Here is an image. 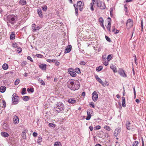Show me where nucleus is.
Segmentation results:
<instances>
[{
	"mask_svg": "<svg viewBox=\"0 0 146 146\" xmlns=\"http://www.w3.org/2000/svg\"><path fill=\"white\" fill-rule=\"evenodd\" d=\"M38 81L41 85H45V83L41 79L39 78V79H38Z\"/></svg>",
	"mask_w": 146,
	"mask_h": 146,
	"instance_id": "nucleus-32",
	"label": "nucleus"
},
{
	"mask_svg": "<svg viewBox=\"0 0 146 146\" xmlns=\"http://www.w3.org/2000/svg\"><path fill=\"white\" fill-rule=\"evenodd\" d=\"M26 94V90L25 88H23L22 89V91L21 92L22 95H23Z\"/></svg>",
	"mask_w": 146,
	"mask_h": 146,
	"instance_id": "nucleus-33",
	"label": "nucleus"
},
{
	"mask_svg": "<svg viewBox=\"0 0 146 146\" xmlns=\"http://www.w3.org/2000/svg\"><path fill=\"white\" fill-rule=\"evenodd\" d=\"M56 61V60L52 59L51 60L48 59H47V61L48 62H55V61Z\"/></svg>",
	"mask_w": 146,
	"mask_h": 146,
	"instance_id": "nucleus-40",
	"label": "nucleus"
},
{
	"mask_svg": "<svg viewBox=\"0 0 146 146\" xmlns=\"http://www.w3.org/2000/svg\"><path fill=\"white\" fill-rule=\"evenodd\" d=\"M90 107H92L93 108H94V104L93 102H91L90 104Z\"/></svg>",
	"mask_w": 146,
	"mask_h": 146,
	"instance_id": "nucleus-46",
	"label": "nucleus"
},
{
	"mask_svg": "<svg viewBox=\"0 0 146 146\" xmlns=\"http://www.w3.org/2000/svg\"><path fill=\"white\" fill-rule=\"evenodd\" d=\"M4 108H5L6 107V104L5 100H2Z\"/></svg>",
	"mask_w": 146,
	"mask_h": 146,
	"instance_id": "nucleus-54",
	"label": "nucleus"
},
{
	"mask_svg": "<svg viewBox=\"0 0 146 146\" xmlns=\"http://www.w3.org/2000/svg\"><path fill=\"white\" fill-rule=\"evenodd\" d=\"M42 9L43 11H46L47 9V6L44 5L42 7Z\"/></svg>",
	"mask_w": 146,
	"mask_h": 146,
	"instance_id": "nucleus-42",
	"label": "nucleus"
},
{
	"mask_svg": "<svg viewBox=\"0 0 146 146\" xmlns=\"http://www.w3.org/2000/svg\"><path fill=\"white\" fill-rule=\"evenodd\" d=\"M17 19L16 17L13 15H9L7 16V25H9V23L13 25L15 23Z\"/></svg>",
	"mask_w": 146,
	"mask_h": 146,
	"instance_id": "nucleus-3",
	"label": "nucleus"
},
{
	"mask_svg": "<svg viewBox=\"0 0 146 146\" xmlns=\"http://www.w3.org/2000/svg\"><path fill=\"white\" fill-rule=\"evenodd\" d=\"M131 123L129 121H127L126 122V128L127 130H129L131 129Z\"/></svg>",
	"mask_w": 146,
	"mask_h": 146,
	"instance_id": "nucleus-15",
	"label": "nucleus"
},
{
	"mask_svg": "<svg viewBox=\"0 0 146 146\" xmlns=\"http://www.w3.org/2000/svg\"><path fill=\"white\" fill-rule=\"evenodd\" d=\"M139 142L138 141H135L133 142V146H138Z\"/></svg>",
	"mask_w": 146,
	"mask_h": 146,
	"instance_id": "nucleus-39",
	"label": "nucleus"
},
{
	"mask_svg": "<svg viewBox=\"0 0 146 146\" xmlns=\"http://www.w3.org/2000/svg\"><path fill=\"white\" fill-rule=\"evenodd\" d=\"M15 35L14 32H12L10 36V39L11 40H13L15 39Z\"/></svg>",
	"mask_w": 146,
	"mask_h": 146,
	"instance_id": "nucleus-27",
	"label": "nucleus"
},
{
	"mask_svg": "<svg viewBox=\"0 0 146 146\" xmlns=\"http://www.w3.org/2000/svg\"><path fill=\"white\" fill-rule=\"evenodd\" d=\"M80 64L81 65H84L86 64V63L84 61H82L80 62Z\"/></svg>",
	"mask_w": 146,
	"mask_h": 146,
	"instance_id": "nucleus-55",
	"label": "nucleus"
},
{
	"mask_svg": "<svg viewBox=\"0 0 146 146\" xmlns=\"http://www.w3.org/2000/svg\"><path fill=\"white\" fill-rule=\"evenodd\" d=\"M72 49V46L71 45H68L67 47L65 49L64 53L65 54L67 53L70 52Z\"/></svg>",
	"mask_w": 146,
	"mask_h": 146,
	"instance_id": "nucleus-12",
	"label": "nucleus"
},
{
	"mask_svg": "<svg viewBox=\"0 0 146 146\" xmlns=\"http://www.w3.org/2000/svg\"><path fill=\"white\" fill-rule=\"evenodd\" d=\"M99 21L100 22V23H104L103 19L102 17H101L99 18Z\"/></svg>",
	"mask_w": 146,
	"mask_h": 146,
	"instance_id": "nucleus-47",
	"label": "nucleus"
},
{
	"mask_svg": "<svg viewBox=\"0 0 146 146\" xmlns=\"http://www.w3.org/2000/svg\"><path fill=\"white\" fill-rule=\"evenodd\" d=\"M38 66L42 70H45L46 69V64H42L39 65Z\"/></svg>",
	"mask_w": 146,
	"mask_h": 146,
	"instance_id": "nucleus-18",
	"label": "nucleus"
},
{
	"mask_svg": "<svg viewBox=\"0 0 146 146\" xmlns=\"http://www.w3.org/2000/svg\"><path fill=\"white\" fill-rule=\"evenodd\" d=\"M96 4L97 7L101 9H104L106 7L104 3L100 1H99Z\"/></svg>",
	"mask_w": 146,
	"mask_h": 146,
	"instance_id": "nucleus-6",
	"label": "nucleus"
},
{
	"mask_svg": "<svg viewBox=\"0 0 146 146\" xmlns=\"http://www.w3.org/2000/svg\"><path fill=\"white\" fill-rule=\"evenodd\" d=\"M12 46H13V48H17L18 47H19V46H17V45L16 43H13L12 44Z\"/></svg>",
	"mask_w": 146,
	"mask_h": 146,
	"instance_id": "nucleus-48",
	"label": "nucleus"
},
{
	"mask_svg": "<svg viewBox=\"0 0 146 146\" xmlns=\"http://www.w3.org/2000/svg\"><path fill=\"white\" fill-rule=\"evenodd\" d=\"M133 21L130 19H128L127 21L126 26L127 28L129 29L132 27L133 26Z\"/></svg>",
	"mask_w": 146,
	"mask_h": 146,
	"instance_id": "nucleus-7",
	"label": "nucleus"
},
{
	"mask_svg": "<svg viewBox=\"0 0 146 146\" xmlns=\"http://www.w3.org/2000/svg\"><path fill=\"white\" fill-rule=\"evenodd\" d=\"M8 68V64L6 63H4L3 64L2 66V68L4 70H7Z\"/></svg>",
	"mask_w": 146,
	"mask_h": 146,
	"instance_id": "nucleus-29",
	"label": "nucleus"
},
{
	"mask_svg": "<svg viewBox=\"0 0 146 146\" xmlns=\"http://www.w3.org/2000/svg\"><path fill=\"white\" fill-rule=\"evenodd\" d=\"M111 27V24L110 22L108 21V24L107 26H106V28L107 30L109 31V32H111L110 28Z\"/></svg>",
	"mask_w": 146,
	"mask_h": 146,
	"instance_id": "nucleus-23",
	"label": "nucleus"
},
{
	"mask_svg": "<svg viewBox=\"0 0 146 146\" xmlns=\"http://www.w3.org/2000/svg\"><path fill=\"white\" fill-rule=\"evenodd\" d=\"M54 146H62V145L60 142L58 141L55 143Z\"/></svg>",
	"mask_w": 146,
	"mask_h": 146,
	"instance_id": "nucleus-34",
	"label": "nucleus"
},
{
	"mask_svg": "<svg viewBox=\"0 0 146 146\" xmlns=\"http://www.w3.org/2000/svg\"><path fill=\"white\" fill-rule=\"evenodd\" d=\"M37 13L39 16L41 18L43 17V14L41 9H38L37 10Z\"/></svg>",
	"mask_w": 146,
	"mask_h": 146,
	"instance_id": "nucleus-16",
	"label": "nucleus"
},
{
	"mask_svg": "<svg viewBox=\"0 0 146 146\" xmlns=\"http://www.w3.org/2000/svg\"><path fill=\"white\" fill-rule=\"evenodd\" d=\"M49 126L51 127H54L55 126V125L54 124L52 123H49Z\"/></svg>",
	"mask_w": 146,
	"mask_h": 146,
	"instance_id": "nucleus-51",
	"label": "nucleus"
},
{
	"mask_svg": "<svg viewBox=\"0 0 146 146\" xmlns=\"http://www.w3.org/2000/svg\"><path fill=\"white\" fill-rule=\"evenodd\" d=\"M55 64L56 66H59L60 64V62H58L56 61V60L55 61Z\"/></svg>",
	"mask_w": 146,
	"mask_h": 146,
	"instance_id": "nucleus-64",
	"label": "nucleus"
},
{
	"mask_svg": "<svg viewBox=\"0 0 146 146\" xmlns=\"http://www.w3.org/2000/svg\"><path fill=\"white\" fill-rule=\"evenodd\" d=\"M108 61H105L104 62V64L105 66H107L108 64Z\"/></svg>",
	"mask_w": 146,
	"mask_h": 146,
	"instance_id": "nucleus-62",
	"label": "nucleus"
},
{
	"mask_svg": "<svg viewBox=\"0 0 146 146\" xmlns=\"http://www.w3.org/2000/svg\"><path fill=\"white\" fill-rule=\"evenodd\" d=\"M104 128L106 130L110 131V128L109 126L107 125H105L104 127Z\"/></svg>",
	"mask_w": 146,
	"mask_h": 146,
	"instance_id": "nucleus-44",
	"label": "nucleus"
},
{
	"mask_svg": "<svg viewBox=\"0 0 146 146\" xmlns=\"http://www.w3.org/2000/svg\"><path fill=\"white\" fill-rule=\"evenodd\" d=\"M27 59L28 60H30L32 62H33V60L32 59L31 57L30 56H28L27 57Z\"/></svg>",
	"mask_w": 146,
	"mask_h": 146,
	"instance_id": "nucleus-50",
	"label": "nucleus"
},
{
	"mask_svg": "<svg viewBox=\"0 0 146 146\" xmlns=\"http://www.w3.org/2000/svg\"><path fill=\"white\" fill-rule=\"evenodd\" d=\"M29 99V97L28 96H25L23 97V99L25 101H28Z\"/></svg>",
	"mask_w": 146,
	"mask_h": 146,
	"instance_id": "nucleus-36",
	"label": "nucleus"
},
{
	"mask_svg": "<svg viewBox=\"0 0 146 146\" xmlns=\"http://www.w3.org/2000/svg\"><path fill=\"white\" fill-rule=\"evenodd\" d=\"M92 3H92L94 5H95L99 1L97 0H92Z\"/></svg>",
	"mask_w": 146,
	"mask_h": 146,
	"instance_id": "nucleus-49",
	"label": "nucleus"
},
{
	"mask_svg": "<svg viewBox=\"0 0 146 146\" xmlns=\"http://www.w3.org/2000/svg\"><path fill=\"white\" fill-rule=\"evenodd\" d=\"M19 3L22 5H24L26 4L27 2L23 0H20Z\"/></svg>",
	"mask_w": 146,
	"mask_h": 146,
	"instance_id": "nucleus-28",
	"label": "nucleus"
},
{
	"mask_svg": "<svg viewBox=\"0 0 146 146\" xmlns=\"http://www.w3.org/2000/svg\"><path fill=\"white\" fill-rule=\"evenodd\" d=\"M76 102V100L73 98H70L68 100V102L70 104H74Z\"/></svg>",
	"mask_w": 146,
	"mask_h": 146,
	"instance_id": "nucleus-21",
	"label": "nucleus"
},
{
	"mask_svg": "<svg viewBox=\"0 0 146 146\" xmlns=\"http://www.w3.org/2000/svg\"><path fill=\"white\" fill-rule=\"evenodd\" d=\"M27 91L29 92H30L32 93L34 92V90L33 88H28L27 89Z\"/></svg>",
	"mask_w": 146,
	"mask_h": 146,
	"instance_id": "nucleus-37",
	"label": "nucleus"
},
{
	"mask_svg": "<svg viewBox=\"0 0 146 146\" xmlns=\"http://www.w3.org/2000/svg\"><path fill=\"white\" fill-rule=\"evenodd\" d=\"M27 62L26 61H23L21 64V65L23 66H24L27 64Z\"/></svg>",
	"mask_w": 146,
	"mask_h": 146,
	"instance_id": "nucleus-59",
	"label": "nucleus"
},
{
	"mask_svg": "<svg viewBox=\"0 0 146 146\" xmlns=\"http://www.w3.org/2000/svg\"><path fill=\"white\" fill-rule=\"evenodd\" d=\"M17 51L18 52V53H20L22 51V48L20 47H18L17 48Z\"/></svg>",
	"mask_w": 146,
	"mask_h": 146,
	"instance_id": "nucleus-41",
	"label": "nucleus"
},
{
	"mask_svg": "<svg viewBox=\"0 0 146 146\" xmlns=\"http://www.w3.org/2000/svg\"><path fill=\"white\" fill-rule=\"evenodd\" d=\"M92 98L94 102L97 101L98 98V94L96 91H94L92 93Z\"/></svg>",
	"mask_w": 146,
	"mask_h": 146,
	"instance_id": "nucleus-8",
	"label": "nucleus"
},
{
	"mask_svg": "<svg viewBox=\"0 0 146 146\" xmlns=\"http://www.w3.org/2000/svg\"><path fill=\"white\" fill-rule=\"evenodd\" d=\"M73 69L72 68H70L68 69V73L71 76L75 77L76 76V74L75 72H73Z\"/></svg>",
	"mask_w": 146,
	"mask_h": 146,
	"instance_id": "nucleus-9",
	"label": "nucleus"
},
{
	"mask_svg": "<svg viewBox=\"0 0 146 146\" xmlns=\"http://www.w3.org/2000/svg\"><path fill=\"white\" fill-rule=\"evenodd\" d=\"M118 72L121 76L124 77H127V75L125 73L124 71L123 70L120 69L118 70Z\"/></svg>",
	"mask_w": 146,
	"mask_h": 146,
	"instance_id": "nucleus-10",
	"label": "nucleus"
},
{
	"mask_svg": "<svg viewBox=\"0 0 146 146\" xmlns=\"http://www.w3.org/2000/svg\"><path fill=\"white\" fill-rule=\"evenodd\" d=\"M38 134L37 133L34 132L33 133V135L34 137H36L37 136Z\"/></svg>",
	"mask_w": 146,
	"mask_h": 146,
	"instance_id": "nucleus-61",
	"label": "nucleus"
},
{
	"mask_svg": "<svg viewBox=\"0 0 146 146\" xmlns=\"http://www.w3.org/2000/svg\"><path fill=\"white\" fill-rule=\"evenodd\" d=\"M112 32H113L114 33L115 32V31H116V29L115 28V26H113L112 27Z\"/></svg>",
	"mask_w": 146,
	"mask_h": 146,
	"instance_id": "nucleus-58",
	"label": "nucleus"
},
{
	"mask_svg": "<svg viewBox=\"0 0 146 146\" xmlns=\"http://www.w3.org/2000/svg\"><path fill=\"white\" fill-rule=\"evenodd\" d=\"M12 102L13 104H16L18 103L19 97L17 96L16 93H14L12 97Z\"/></svg>",
	"mask_w": 146,
	"mask_h": 146,
	"instance_id": "nucleus-4",
	"label": "nucleus"
},
{
	"mask_svg": "<svg viewBox=\"0 0 146 146\" xmlns=\"http://www.w3.org/2000/svg\"><path fill=\"white\" fill-rule=\"evenodd\" d=\"M107 58V57L106 56V55H104L102 56V59L104 60H105Z\"/></svg>",
	"mask_w": 146,
	"mask_h": 146,
	"instance_id": "nucleus-63",
	"label": "nucleus"
},
{
	"mask_svg": "<svg viewBox=\"0 0 146 146\" xmlns=\"http://www.w3.org/2000/svg\"><path fill=\"white\" fill-rule=\"evenodd\" d=\"M68 87L70 89L75 91L78 90L80 86L79 81L77 80H70L67 82Z\"/></svg>",
	"mask_w": 146,
	"mask_h": 146,
	"instance_id": "nucleus-1",
	"label": "nucleus"
},
{
	"mask_svg": "<svg viewBox=\"0 0 146 146\" xmlns=\"http://www.w3.org/2000/svg\"><path fill=\"white\" fill-rule=\"evenodd\" d=\"M113 55L111 54L109 55L107 57V59L108 61H110L111 59V58H113Z\"/></svg>",
	"mask_w": 146,
	"mask_h": 146,
	"instance_id": "nucleus-30",
	"label": "nucleus"
},
{
	"mask_svg": "<svg viewBox=\"0 0 146 146\" xmlns=\"http://www.w3.org/2000/svg\"><path fill=\"white\" fill-rule=\"evenodd\" d=\"M1 135L4 137H7L9 136V134L8 133L3 132L1 133Z\"/></svg>",
	"mask_w": 146,
	"mask_h": 146,
	"instance_id": "nucleus-25",
	"label": "nucleus"
},
{
	"mask_svg": "<svg viewBox=\"0 0 146 146\" xmlns=\"http://www.w3.org/2000/svg\"><path fill=\"white\" fill-rule=\"evenodd\" d=\"M73 6L75 9V14L78 17V9L77 7H76V4H74L73 5Z\"/></svg>",
	"mask_w": 146,
	"mask_h": 146,
	"instance_id": "nucleus-19",
	"label": "nucleus"
},
{
	"mask_svg": "<svg viewBox=\"0 0 146 146\" xmlns=\"http://www.w3.org/2000/svg\"><path fill=\"white\" fill-rule=\"evenodd\" d=\"M121 131V128H116L115 129V131H114V135L115 137H117L118 134Z\"/></svg>",
	"mask_w": 146,
	"mask_h": 146,
	"instance_id": "nucleus-17",
	"label": "nucleus"
},
{
	"mask_svg": "<svg viewBox=\"0 0 146 146\" xmlns=\"http://www.w3.org/2000/svg\"><path fill=\"white\" fill-rule=\"evenodd\" d=\"M87 116L86 118V119L87 120H88L90 119L91 116L90 111V110H88L87 111Z\"/></svg>",
	"mask_w": 146,
	"mask_h": 146,
	"instance_id": "nucleus-20",
	"label": "nucleus"
},
{
	"mask_svg": "<svg viewBox=\"0 0 146 146\" xmlns=\"http://www.w3.org/2000/svg\"><path fill=\"white\" fill-rule=\"evenodd\" d=\"M64 105L61 102H58L56 106L54 108L55 110L58 113L62 112V111H64Z\"/></svg>",
	"mask_w": 146,
	"mask_h": 146,
	"instance_id": "nucleus-2",
	"label": "nucleus"
},
{
	"mask_svg": "<svg viewBox=\"0 0 146 146\" xmlns=\"http://www.w3.org/2000/svg\"><path fill=\"white\" fill-rule=\"evenodd\" d=\"M94 4H92V3H91L90 5H91V7H90V9L92 11H93L94 10V9L93 7V5Z\"/></svg>",
	"mask_w": 146,
	"mask_h": 146,
	"instance_id": "nucleus-53",
	"label": "nucleus"
},
{
	"mask_svg": "<svg viewBox=\"0 0 146 146\" xmlns=\"http://www.w3.org/2000/svg\"><path fill=\"white\" fill-rule=\"evenodd\" d=\"M124 11H125L126 12H128L127 8V6L125 5H124Z\"/></svg>",
	"mask_w": 146,
	"mask_h": 146,
	"instance_id": "nucleus-56",
	"label": "nucleus"
},
{
	"mask_svg": "<svg viewBox=\"0 0 146 146\" xmlns=\"http://www.w3.org/2000/svg\"><path fill=\"white\" fill-rule=\"evenodd\" d=\"M20 80L19 79L16 80L15 82V85H17L19 83Z\"/></svg>",
	"mask_w": 146,
	"mask_h": 146,
	"instance_id": "nucleus-43",
	"label": "nucleus"
},
{
	"mask_svg": "<svg viewBox=\"0 0 146 146\" xmlns=\"http://www.w3.org/2000/svg\"><path fill=\"white\" fill-rule=\"evenodd\" d=\"M75 71L77 73L80 74L81 73L80 69L79 68H77L75 69Z\"/></svg>",
	"mask_w": 146,
	"mask_h": 146,
	"instance_id": "nucleus-38",
	"label": "nucleus"
},
{
	"mask_svg": "<svg viewBox=\"0 0 146 146\" xmlns=\"http://www.w3.org/2000/svg\"><path fill=\"white\" fill-rule=\"evenodd\" d=\"M76 7H78L79 10L82 11L84 8V3L83 1H78L76 4Z\"/></svg>",
	"mask_w": 146,
	"mask_h": 146,
	"instance_id": "nucleus-5",
	"label": "nucleus"
},
{
	"mask_svg": "<svg viewBox=\"0 0 146 146\" xmlns=\"http://www.w3.org/2000/svg\"><path fill=\"white\" fill-rule=\"evenodd\" d=\"M36 56L38 58H42L43 57V55H42L38 54L36 55Z\"/></svg>",
	"mask_w": 146,
	"mask_h": 146,
	"instance_id": "nucleus-45",
	"label": "nucleus"
},
{
	"mask_svg": "<svg viewBox=\"0 0 146 146\" xmlns=\"http://www.w3.org/2000/svg\"><path fill=\"white\" fill-rule=\"evenodd\" d=\"M13 123L14 124H17L19 123V119L17 115H14L13 118Z\"/></svg>",
	"mask_w": 146,
	"mask_h": 146,
	"instance_id": "nucleus-11",
	"label": "nucleus"
},
{
	"mask_svg": "<svg viewBox=\"0 0 146 146\" xmlns=\"http://www.w3.org/2000/svg\"><path fill=\"white\" fill-rule=\"evenodd\" d=\"M27 132L28 130L27 129H24L23 131L22 136L23 139H26V133Z\"/></svg>",
	"mask_w": 146,
	"mask_h": 146,
	"instance_id": "nucleus-14",
	"label": "nucleus"
},
{
	"mask_svg": "<svg viewBox=\"0 0 146 146\" xmlns=\"http://www.w3.org/2000/svg\"><path fill=\"white\" fill-rule=\"evenodd\" d=\"M103 69V66H100L97 67L96 68V70L98 72L101 71Z\"/></svg>",
	"mask_w": 146,
	"mask_h": 146,
	"instance_id": "nucleus-31",
	"label": "nucleus"
},
{
	"mask_svg": "<svg viewBox=\"0 0 146 146\" xmlns=\"http://www.w3.org/2000/svg\"><path fill=\"white\" fill-rule=\"evenodd\" d=\"M105 38H106V39L108 41L110 42L111 41V40L109 37H108L106 36Z\"/></svg>",
	"mask_w": 146,
	"mask_h": 146,
	"instance_id": "nucleus-52",
	"label": "nucleus"
},
{
	"mask_svg": "<svg viewBox=\"0 0 146 146\" xmlns=\"http://www.w3.org/2000/svg\"><path fill=\"white\" fill-rule=\"evenodd\" d=\"M42 141V138L40 136L38 137V139L37 140V143L39 144H40V143Z\"/></svg>",
	"mask_w": 146,
	"mask_h": 146,
	"instance_id": "nucleus-35",
	"label": "nucleus"
},
{
	"mask_svg": "<svg viewBox=\"0 0 146 146\" xmlns=\"http://www.w3.org/2000/svg\"><path fill=\"white\" fill-rule=\"evenodd\" d=\"M122 102L123 107L124 108L125 107H126L125 101L124 97H122Z\"/></svg>",
	"mask_w": 146,
	"mask_h": 146,
	"instance_id": "nucleus-24",
	"label": "nucleus"
},
{
	"mask_svg": "<svg viewBox=\"0 0 146 146\" xmlns=\"http://www.w3.org/2000/svg\"><path fill=\"white\" fill-rule=\"evenodd\" d=\"M134 60H135V63L137 64V63L136 62V61L137 60V58H136V55H135V54H134Z\"/></svg>",
	"mask_w": 146,
	"mask_h": 146,
	"instance_id": "nucleus-60",
	"label": "nucleus"
},
{
	"mask_svg": "<svg viewBox=\"0 0 146 146\" xmlns=\"http://www.w3.org/2000/svg\"><path fill=\"white\" fill-rule=\"evenodd\" d=\"M32 31L34 32H35L37 30H38L40 29L39 27L38 26L36 27V25L35 23L33 24L32 25Z\"/></svg>",
	"mask_w": 146,
	"mask_h": 146,
	"instance_id": "nucleus-13",
	"label": "nucleus"
},
{
	"mask_svg": "<svg viewBox=\"0 0 146 146\" xmlns=\"http://www.w3.org/2000/svg\"><path fill=\"white\" fill-rule=\"evenodd\" d=\"M110 68L114 72H117V70L116 69V68L115 66H114V65H112L111 66H110Z\"/></svg>",
	"mask_w": 146,
	"mask_h": 146,
	"instance_id": "nucleus-26",
	"label": "nucleus"
},
{
	"mask_svg": "<svg viewBox=\"0 0 146 146\" xmlns=\"http://www.w3.org/2000/svg\"><path fill=\"white\" fill-rule=\"evenodd\" d=\"M6 89V87L5 86H1L0 87V92L2 93L4 92Z\"/></svg>",
	"mask_w": 146,
	"mask_h": 146,
	"instance_id": "nucleus-22",
	"label": "nucleus"
},
{
	"mask_svg": "<svg viewBox=\"0 0 146 146\" xmlns=\"http://www.w3.org/2000/svg\"><path fill=\"white\" fill-rule=\"evenodd\" d=\"M97 80L100 83L102 82V81L100 78H98Z\"/></svg>",
	"mask_w": 146,
	"mask_h": 146,
	"instance_id": "nucleus-57",
	"label": "nucleus"
}]
</instances>
